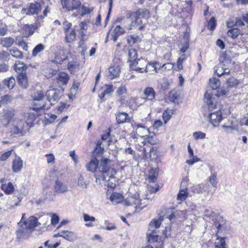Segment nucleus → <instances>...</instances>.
Masks as SVG:
<instances>
[{"label": "nucleus", "mask_w": 248, "mask_h": 248, "mask_svg": "<svg viewBox=\"0 0 248 248\" xmlns=\"http://www.w3.org/2000/svg\"><path fill=\"white\" fill-rule=\"evenodd\" d=\"M67 56H65L63 58H61L59 55H56L52 62L54 63L62 64L64 61L67 60Z\"/></svg>", "instance_id": "680f3d73"}, {"label": "nucleus", "mask_w": 248, "mask_h": 248, "mask_svg": "<svg viewBox=\"0 0 248 248\" xmlns=\"http://www.w3.org/2000/svg\"><path fill=\"white\" fill-rule=\"evenodd\" d=\"M44 92L41 89H37L32 93L31 97L33 100L40 101L44 98Z\"/></svg>", "instance_id": "f704fd0d"}, {"label": "nucleus", "mask_w": 248, "mask_h": 248, "mask_svg": "<svg viewBox=\"0 0 248 248\" xmlns=\"http://www.w3.org/2000/svg\"><path fill=\"white\" fill-rule=\"evenodd\" d=\"M11 96L9 95H5L1 97L0 100V107L5 106L11 101Z\"/></svg>", "instance_id": "5fc2aeb1"}, {"label": "nucleus", "mask_w": 248, "mask_h": 248, "mask_svg": "<svg viewBox=\"0 0 248 248\" xmlns=\"http://www.w3.org/2000/svg\"><path fill=\"white\" fill-rule=\"evenodd\" d=\"M1 189L6 194H11L15 191V187L11 182L3 183L1 186Z\"/></svg>", "instance_id": "b1692460"}, {"label": "nucleus", "mask_w": 248, "mask_h": 248, "mask_svg": "<svg viewBox=\"0 0 248 248\" xmlns=\"http://www.w3.org/2000/svg\"><path fill=\"white\" fill-rule=\"evenodd\" d=\"M125 32L123 27L120 25H117L111 34L112 39L114 42H116L118 37L124 34Z\"/></svg>", "instance_id": "6ab92c4d"}, {"label": "nucleus", "mask_w": 248, "mask_h": 248, "mask_svg": "<svg viewBox=\"0 0 248 248\" xmlns=\"http://www.w3.org/2000/svg\"><path fill=\"white\" fill-rule=\"evenodd\" d=\"M208 119L213 126L214 127H217L223 119L222 112L220 110L211 112L208 115Z\"/></svg>", "instance_id": "f8f14e48"}, {"label": "nucleus", "mask_w": 248, "mask_h": 248, "mask_svg": "<svg viewBox=\"0 0 248 248\" xmlns=\"http://www.w3.org/2000/svg\"><path fill=\"white\" fill-rule=\"evenodd\" d=\"M145 61L144 60H140V61L136 62L135 61L134 62L130 63V68L132 70L137 71L140 73H142L144 71V69L143 67H140V66H138V65H140L141 66L142 65L140 64L141 62Z\"/></svg>", "instance_id": "473e14b6"}, {"label": "nucleus", "mask_w": 248, "mask_h": 248, "mask_svg": "<svg viewBox=\"0 0 248 248\" xmlns=\"http://www.w3.org/2000/svg\"><path fill=\"white\" fill-rule=\"evenodd\" d=\"M172 115V112L171 109H167L164 111L163 113L162 118L165 124L171 118Z\"/></svg>", "instance_id": "09e8293b"}, {"label": "nucleus", "mask_w": 248, "mask_h": 248, "mask_svg": "<svg viewBox=\"0 0 248 248\" xmlns=\"http://www.w3.org/2000/svg\"><path fill=\"white\" fill-rule=\"evenodd\" d=\"M186 213V210L177 211L176 212L171 214L168 216V218L170 221H174L175 219L178 217H184Z\"/></svg>", "instance_id": "4c0bfd02"}, {"label": "nucleus", "mask_w": 248, "mask_h": 248, "mask_svg": "<svg viewBox=\"0 0 248 248\" xmlns=\"http://www.w3.org/2000/svg\"><path fill=\"white\" fill-rule=\"evenodd\" d=\"M124 199L123 195L119 193L114 192L110 196L109 199L114 204L121 202Z\"/></svg>", "instance_id": "bb28decb"}, {"label": "nucleus", "mask_w": 248, "mask_h": 248, "mask_svg": "<svg viewBox=\"0 0 248 248\" xmlns=\"http://www.w3.org/2000/svg\"><path fill=\"white\" fill-rule=\"evenodd\" d=\"M23 160L19 156L16 155L12 162V170L14 172L17 173L21 171L23 168Z\"/></svg>", "instance_id": "dca6fc26"}, {"label": "nucleus", "mask_w": 248, "mask_h": 248, "mask_svg": "<svg viewBox=\"0 0 248 248\" xmlns=\"http://www.w3.org/2000/svg\"><path fill=\"white\" fill-rule=\"evenodd\" d=\"M83 217L84 221L87 222L85 224V226L88 227H92L94 226L93 222L96 221V218L90 216L89 215L84 213L83 214Z\"/></svg>", "instance_id": "c85d7f7f"}, {"label": "nucleus", "mask_w": 248, "mask_h": 248, "mask_svg": "<svg viewBox=\"0 0 248 248\" xmlns=\"http://www.w3.org/2000/svg\"><path fill=\"white\" fill-rule=\"evenodd\" d=\"M134 128H136V133L133 135V139H138L139 138L141 139H144L148 142L151 143L149 140L150 132L148 128L140 124H135Z\"/></svg>", "instance_id": "423d86ee"}, {"label": "nucleus", "mask_w": 248, "mask_h": 248, "mask_svg": "<svg viewBox=\"0 0 248 248\" xmlns=\"http://www.w3.org/2000/svg\"><path fill=\"white\" fill-rule=\"evenodd\" d=\"M205 133L201 131L195 132L193 133V136L195 140L203 139L205 138Z\"/></svg>", "instance_id": "e2e57ef3"}, {"label": "nucleus", "mask_w": 248, "mask_h": 248, "mask_svg": "<svg viewBox=\"0 0 248 248\" xmlns=\"http://www.w3.org/2000/svg\"><path fill=\"white\" fill-rule=\"evenodd\" d=\"M65 39L67 42L70 43L75 39L76 33L75 30L72 29L71 30L68 31L67 32H65Z\"/></svg>", "instance_id": "58836bf2"}, {"label": "nucleus", "mask_w": 248, "mask_h": 248, "mask_svg": "<svg viewBox=\"0 0 248 248\" xmlns=\"http://www.w3.org/2000/svg\"><path fill=\"white\" fill-rule=\"evenodd\" d=\"M14 42L15 39L12 37H4L0 40V44L2 46L7 48L11 47Z\"/></svg>", "instance_id": "c756f323"}, {"label": "nucleus", "mask_w": 248, "mask_h": 248, "mask_svg": "<svg viewBox=\"0 0 248 248\" xmlns=\"http://www.w3.org/2000/svg\"><path fill=\"white\" fill-rule=\"evenodd\" d=\"M209 185L207 184H201L191 187L192 191L195 193H202L208 190Z\"/></svg>", "instance_id": "412c9836"}, {"label": "nucleus", "mask_w": 248, "mask_h": 248, "mask_svg": "<svg viewBox=\"0 0 248 248\" xmlns=\"http://www.w3.org/2000/svg\"><path fill=\"white\" fill-rule=\"evenodd\" d=\"M216 95H213L209 91H207L204 94V102L206 104L207 107L210 111H212L216 108Z\"/></svg>", "instance_id": "9d476101"}, {"label": "nucleus", "mask_w": 248, "mask_h": 248, "mask_svg": "<svg viewBox=\"0 0 248 248\" xmlns=\"http://www.w3.org/2000/svg\"><path fill=\"white\" fill-rule=\"evenodd\" d=\"M43 72L44 75L46 78H49L53 77L57 73L58 70L54 69L51 68L47 67L46 68L43 69Z\"/></svg>", "instance_id": "72a5a7b5"}, {"label": "nucleus", "mask_w": 248, "mask_h": 248, "mask_svg": "<svg viewBox=\"0 0 248 248\" xmlns=\"http://www.w3.org/2000/svg\"><path fill=\"white\" fill-rule=\"evenodd\" d=\"M41 11V4L38 2L31 3L28 10V14L30 15H37Z\"/></svg>", "instance_id": "5701e85b"}, {"label": "nucleus", "mask_w": 248, "mask_h": 248, "mask_svg": "<svg viewBox=\"0 0 248 248\" xmlns=\"http://www.w3.org/2000/svg\"><path fill=\"white\" fill-rule=\"evenodd\" d=\"M15 70L19 74L25 73L27 66L24 62H16L14 65Z\"/></svg>", "instance_id": "393cba45"}, {"label": "nucleus", "mask_w": 248, "mask_h": 248, "mask_svg": "<svg viewBox=\"0 0 248 248\" xmlns=\"http://www.w3.org/2000/svg\"><path fill=\"white\" fill-rule=\"evenodd\" d=\"M143 94L145 97L141 98V100H143V102H145L147 101H150L152 102L154 101L155 98V91L153 88H146L144 90Z\"/></svg>", "instance_id": "4468645a"}, {"label": "nucleus", "mask_w": 248, "mask_h": 248, "mask_svg": "<svg viewBox=\"0 0 248 248\" xmlns=\"http://www.w3.org/2000/svg\"><path fill=\"white\" fill-rule=\"evenodd\" d=\"M222 127L224 129V131L227 134L232 133L233 131H239L238 124H233L232 121L231 123V125H227L224 124L222 125Z\"/></svg>", "instance_id": "a878e982"}, {"label": "nucleus", "mask_w": 248, "mask_h": 248, "mask_svg": "<svg viewBox=\"0 0 248 248\" xmlns=\"http://www.w3.org/2000/svg\"><path fill=\"white\" fill-rule=\"evenodd\" d=\"M128 61L130 63L134 62L135 61H140V59H137L138 54L137 52L135 49L131 48L128 51Z\"/></svg>", "instance_id": "cd10ccee"}, {"label": "nucleus", "mask_w": 248, "mask_h": 248, "mask_svg": "<svg viewBox=\"0 0 248 248\" xmlns=\"http://www.w3.org/2000/svg\"><path fill=\"white\" fill-rule=\"evenodd\" d=\"M110 160L108 158H102L98 166L97 171L96 181H109L114 178L116 172L115 170L108 165Z\"/></svg>", "instance_id": "f03ea898"}, {"label": "nucleus", "mask_w": 248, "mask_h": 248, "mask_svg": "<svg viewBox=\"0 0 248 248\" xmlns=\"http://www.w3.org/2000/svg\"><path fill=\"white\" fill-rule=\"evenodd\" d=\"M240 33V31L238 29L232 28L228 30L227 34L229 36H230L232 38H236L238 37Z\"/></svg>", "instance_id": "a18cd8bd"}, {"label": "nucleus", "mask_w": 248, "mask_h": 248, "mask_svg": "<svg viewBox=\"0 0 248 248\" xmlns=\"http://www.w3.org/2000/svg\"><path fill=\"white\" fill-rule=\"evenodd\" d=\"M54 191L57 193H63L68 191V187L64 183L57 180L54 185Z\"/></svg>", "instance_id": "f3484780"}, {"label": "nucleus", "mask_w": 248, "mask_h": 248, "mask_svg": "<svg viewBox=\"0 0 248 248\" xmlns=\"http://www.w3.org/2000/svg\"><path fill=\"white\" fill-rule=\"evenodd\" d=\"M4 83L9 89H12L16 84L15 79L13 77H11L5 79L4 80Z\"/></svg>", "instance_id": "49530a36"}, {"label": "nucleus", "mask_w": 248, "mask_h": 248, "mask_svg": "<svg viewBox=\"0 0 248 248\" xmlns=\"http://www.w3.org/2000/svg\"><path fill=\"white\" fill-rule=\"evenodd\" d=\"M205 217H209V219H211L212 227H215L217 228V232L224 228L225 222L221 216L214 214L212 211L206 210L205 212Z\"/></svg>", "instance_id": "39448f33"}, {"label": "nucleus", "mask_w": 248, "mask_h": 248, "mask_svg": "<svg viewBox=\"0 0 248 248\" xmlns=\"http://www.w3.org/2000/svg\"><path fill=\"white\" fill-rule=\"evenodd\" d=\"M188 57V55L186 54H182L179 57L177 62V67L179 69V70H181L183 69L182 64L183 62L185 61H186V60Z\"/></svg>", "instance_id": "603ef678"}, {"label": "nucleus", "mask_w": 248, "mask_h": 248, "mask_svg": "<svg viewBox=\"0 0 248 248\" xmlns=\"http://www.w3.org/2000/svg\"><path fill=\"white\" fill-rule=\"evenodd\" d=\"M77 66V63L76 62H70L68 63L67 69L71 72V73H73L75 71V69Z\"/></svg>", "instance_id": "338daca9"}, {"label": "nucleus", "mask_w": 248, "mask_h": 248, "mask_svg": "<svg viewBox=\"0 0 248 248\" xmlns=\"http://www.w3.org/2000/svg\"><path fill=\"white\" fill-rule=\"evenodd\" d=\"M157 176V172L155 169H152L150 171V175L149 176V179L150 182H154L156 180Z\"/></svg>", "instance_id": "bf43d9fd"}, {"label": "nucleus", "mask_w": 248, "mask_h": 248, "mask_svg": "<svg viewBox=\"0 0 248 248\" xmlns=\"http://www.w3.org/2000/svg\"><path fill=\"white\" fill-rule=\"evenodd\" d=\"M217 173L216 172L211 173L210 176L208 177L209 182L214 187H216L217 185Z\"/></svg>", "instance_id": "4d7b16f0"}, {"label": "nucleus", "mask_w": 248, "mask_h": 248, "mask_svg": "<svg viewBox=\"0 0 248 248\" xmlns=\"http://www.w3.org/2000/svg\"><path fill=\"white\" fill-rule=\"evenodd\" d=\"M188 196L187 189L180 190L177 194V199L179 201H185Z\"/></svg>", "instance_id": "de8ad7c7"}, {"label": "nucleus", "mask_w": 248, "mask_h": 248, "mask_svg": "<svg viewBox=\"0 0 248 248\" xmlns=\"http://www.w3.org/2000/svg\"><path fill=\"white\" fill-rule=\"evenodd\" d=\"M62 7L68 11L78 10L81 5L79 0H61Z\"/></svg>", "instance_id": "9b49d317"}, {"label": "nucleus", "mask_w": 248, "mask_h": 248, "mask_svg": "<svg viewBox=\"0 0 248 248\" xmlns=\"http://www.w3.org/2000/svg\"><path fill=\"white\" fill-rule=\"evenodd\" d=\"M70 77L65 72H60L58 75L57 82L59 84L66 85L69 80Z\"/></svg>", "instance_id": "4be33fe9"}, {"label": "nucleus", "mask_w": 248, "mask_h": 248, "mask_svg": "<svg viewBox=\"0 0 248 248\" xmlns=\"http://www.w3.org/2000/svg\"><path fill=\"white\" fill-rule=\"evenodd\" d=\"M160 64L157 62H149L146 66L144 71L146 73L149 72H151L154 71L155 73H158V68L160 66Z\"/></svg>", "instance_id": "aec40b11"}, {"label": "nucleus", "mask_w": 248, "mask_h": 248, "mask_svg": "<svg viewBox=\"0 0 248 248\" xmlns=\"http://www.w3.org/2000/svg\"><path fill=\"white\" fill-rule=\"evenodd\" d=\"M49 108H50V106H46V104H43L42 105L34 104L32 106L33 110L37 111H39L41 110H47Z\"/></svg>", "instance_id": "3c124183"}, {"label": "nucleus", "mask_w": 248, "mask_h": 248, "mask_svg": "<svg viewBox=\"0 0 248 248\" xmlns=\"http://www.w3.org/2000/svg\"><path fill=\"white\" fill-rule=\"evenodd\" d=\"M121 68L118 65H111L108 68V78L110 79H114L119 76Z\"/></svg>", "instance_id": "2eb2a0df"}, {"label": "nucleus", "mask_w": 248, "mask_h": 248, "mask_svg": "<svg viewBox=\"0 0 248 248\" xmlns=\"http://www.w3.org/2000/svg\"><path fill=\"white\" fill-rule=\"evenodd\" d=\"M14 151L13 149L8 151L3 154H2L0 156V160L1 161H4L6 160L12 155V153Z\"/></svg>", "instance_id": "052dcab7"}, {"label": "nucleus", "mask_w": 248, "mask_h": 248, "mask_svg": "<svg viewBox=\"0 0 248 248\" xmlns=\"http://www.w3.org/2000/svg\"><path fill=\"white\" fill-rule=\"evenodd\" d=\"M61 233L63 234L62 238L68 241H73L76 239V235L72 231H62Z\"/></svg>", "instance_id": "2f4dec72"}, {"label": "nucleus", "mask_w": 248, "mask_h": 248, "mask_svg": "<svg viewBox=\"0 0 248 248\" xmlns=\"http://www.w3.org/2000/svg\"><path fill=\"white\" fill-rule=\"evenodd\" d=\"M61 91L57 89L52 88L47 91L46 95L47 100L50 103L49 106L58 102L61 97Z\"/></svg>", "instance_id": "0eeeda50"}, {"label": "nucleus", "mask_w": 248, "mask_h": 248, "mask_svg": "<svg viewBox=\"0 0 248 248\" xmlns=\"http://www.w3.org/2000/svg\"><path fill=\"white\" fill-rule=\"evenodd\" d=\"M220 61L221 62L214 68V73L219 77L229 74L230 71L229 66H227L226 64L230 63L231 60L227 58L226 57H223L220 59Z\"/></svg>", "instance_id": "20e7f679"}, {"label": "nucleus", "mask_w": 248, "mask_h": 248, "mask_svg": "<svg viewBox=\"0 0 248 248\" xmlns=\"http://www.w3.org/2000/svg\"><path fill=\"white\" fill-rule=\"evenodd\" d=\"M15 116V111L11 108L3 109V114L0 119V123L5 127H7Z\"/></svg>", "instance_id": "6e6552de"}, {"label": "nucleus", "mask_w": 248, "mask_h": 248, "mask_svg": "<svg viewBox=\"0 0 248 248\" xmlns=\"http://www.w3.org/2000/svg\"><path fill=\"white\" fill-rule=\"evenodd\" d=\"M147 238L149 242H156L158 239V236L156 234L155 230L154 231H148L147 233Z\"/></svg>", "instance_id": "37998d69"}, {"label": "nucleus", "mask_w": 248, "mask_h": 248, "mask_svg": "<svg viewBox=\"0 0 248 248\" xmlns=\"http://www.w3.org/2000/svg\"><path fill=\"white\" fill-rule=\"evenodd\" d=\"M98 160L96 158H94L86 165V169L88 170L93 172L94 173L95 177L96 178L97 171L98 166Z\"/></svg>", "instance_id": "a211bd4d"}, {"label": "nucleus", "mask_w": 248, "mask_h": 248, "mask_svg": "<svg viewBox=\"0 0 248 248\" xmlns=\"http://www.w3.org/2000/svg\"><path fill=\"white\" fill-rule=\"evenodd\" d=\"M17 79L19 85H20L23 88H27L28 87V79L26 73H22L19 74L17 77Z\"/></svg>", "instance_id": "7c9ffc66"}, {"label": "nucleus", "mask_w": 248, "mask_h": 248, "mask_svg": "<svg viewBox=\"0 0 248 248\" xmlns=\"http://www.w3.org/2000/svg\"><path fill=\"white\" fill-rule=\"evenodd\" d=\"M72 25V23L68 22L66 20L63 21L62 23V26L64 33L67 32L68 31H70V29L71 28Z\"/></svg>", "instance_id": "69168bd1"}, {"label": "nucleus", "mask_w": 248, "mask_h": 248, "mask_svg": "<svg viewBox=\"0 0 248 248\" xmlns=\"http://www.w3.org/2000/svg\"><path fill=\"white\" fill-rule=\"evenodd\" d=\"M45 46L42 44H39L36 45L32 50V56L34 57H36L40 53L44 50Z\"/></svg>", "instance_id": "79ce46f5"}, {"label": "nucleus", "mask_w": 248, "mask_h": 248, "mask_svg": "<svg viewBox=\"0 0 248 248\" xmlns=\"http://www.w3.org/2000/svg\"><path fill=\"white\" fill-rule=\"evenodd\" d=\"M238 84V80L234 78H229L226 81V84L230 88L235 87Z\"/></svg>", "instance_id": "6e6d98bb"}, {"label": "nucleus", "mask_w": 248, "mask_h": 248, "mask_svg": "<svg viewBox=\"0 0 248 248\" xmlns=\"http://www.w3.org/2000/svg\"><path fill=\"white\" fill-rule=\"evenodd\" d=\"M215 247L217 248H225V241L223 238L218 237L215 242Z\"/></svg>", "instance_id": "864d4df0"}, {"label": "nucleus", "mask_w": 248, "mask_h": 248, "mask_svg": "<svg viewBox=\"0 0 248 248\" xmlns=\"http://www.w3.org/2000/svg\"><path fill=\"white\" fill-rule=\"evenodd\" d=\"M104 151V148L102 147H95V148L93 152V155L95 158L99 157L103 154Z\"/></svg>", "instance_id": "13d9d810"}, {"label": "nucleus", "mask_w": 248, "mask_h": 248, "mask_svg": "<svg viewBox=\"0 0 248 248\" xmlns=\"http://www.w3.org/2000/svg\"><path fill=\"white\" fill-rule=\"evenodd\" d=\"M117 122L119 124L126 122L128 119V115L125 112H119L116 115Z\"/></svg>", "instance_id": "e433bc0d"}, {"label": "nucleus", "mask_w": 248, "mask_h": 248, "mask_svg": "<svg viewBox=\"0 0 248 248\" xmlns=\"http://www.w3.org/2000/svg\"><path fill=\"white\" fill-rule=\"evenodd\" d=\"M41 224L37 218L34 216H31L24 223L21 224L16 231V235L18 238H27L29 234L34 230V228Z\"/></svg>", "instance_id": "7ed1b4c3"}, {"label": "nucleus", "mask_w": 248, "mask_h": 248, "mask_svg": "<svg viewBox=\"0 0 248 248\" xmlns=\"http://www.w3.org/2000/svg\"><path fill=\"white\" fill-rule=\"evenodd\" d=\"M209 85L212 90H216L220 86V81L215 78H211L209 79Z\"/></svg>", "instance_id": "c03bdc74"}, {"label": "nucleus", "mask_w": 248, "mask_h": 248, "mask_svg": "<svg viewBox=\"0 0 248 248\" xmlns=\"http://www.w3.org/2000/svg\"><path fill=\"white\" fill-rule=\"evenodd\" d=\"M28 119L27 120V124H32L33 122H34L36 119V116L35 114L32 113H30L28 114Z\"/></svg>", "instance_id": "774afa93"}, {"label": "nucleus", "mask_w": 248, "mask_h": 248, "mask_svg": "<svg viewBox=\"0 0 248 248\" xmlns=\"http://www.w3.org/2000/svg\"><path fill=\"white\" fill-rule=\"evenodd\" d=\"M148 14L147 10L141 9L135 13L129 14L126 17H119L116 20V23H120L122 27L128 30L138 29L140 30L144 28L141 18L145 17Z\"/></svg>", "instance_id": "f257e3e1"}, {"label": "nucleus", "mask_w": 248, "mask_h": 248, "mask_svg": "<svg viewBox=\"0 0 248 248\" xmlns=\"http://www.w3.org/2000/svg\"><path fill=\"white\" fill-rule=\"evenodd\" d=\"M216 26V22L214 17H212L210 19L208 23V29L210 30H214Z\"/></svg>", "instance_id": "0e129e2a"}, {"label": "nucleus", "mask_w": 248, "mask_h": 248, "mask_svg": "<svg viewBox=\"0 0 248 248\" xmlns=\"http://www.w3.org/2000/svg\"><path fill=\"white\" fill-rule=\"evenodd\" d=\"M78 185L83 189L87 188L89 183L85 180L83 176L80 175L78 180Z\"/></svg>", "instance_id": "8fccbe9b"}, {"label": "nucleus", "mask_w": 248, "mask_h": 248, "mask_svg": "<svg viewBox=\"0 0 248 248\" xmlns=\"http://www.w3.org/2000/svg\"><path fill=\"white\" fill-rule=\"evenodd\" d=\"M10 54L13 57L16 59H22L23 57V53L16 47H13L9 50Z\"/></svg>", "instance_id": "a19ab883"}, {"label": "nucleus", "mask_w": 248, "mask_h": 248, "mask_svg": "<svg viewBox=\"0 0 248 248\" xmlns=\"http://www.w3.org/2000/svg\"><path fill=\"white\" fill-rule=\"evenodd\" d=\"M146 142L144 141H141L140 143H138L136 144V147L137 149L142 152L141 155L145 159H148L149 158H151V153L153 152L154 149L153 147H150L149 149V153L146 152V149L144 147L145 145Z\"/></svg>", "instance_id": "ddd939ff"}, {"label": "nucleus", "mask_w": 248, "mask_h": 248, "mask_svg": "<svg viewBox=\"0 0 248 248\" xmlns=\"http://www.w3.org/2000/svg\"><path fill=\"white\" fill-rule=\"evenodd\" d=\"M124 204L126 206H135L136 209H141L145 207L144 205H142L141 200L139 198V195H137L127 197L124 201Z\"/></svg>", "instance_id": "1a4fd4ad"}, {"label": "nucleus", "mask_w": 248, "mask_h": 248, "mask_svg": "<svg viewBox=\"0 0 248 248\" xmlns=\"http://www.w3.org/2000/svg\"><path fill=\"white\" fill-rule=\"evenodd\" d=\"M24 123L20 121L18 125H13L11 128V132L15 134H21L24 128Z\"/></svg>", "instance_id": "ea45409f"}, {"label": "nucleus", "mask_w": 248, "mask_h": 248, "mask_svg": "<svg viewBox=\"0 0 248 248\" xmlns=\"http://www.w3.org/2000/svg\"><path fill=\"white\" fill-rule=\"evenodd\" d=\"M162 220L159 218L158 219H153L149 225L148 229L149 231H154L156 229L159 228L160 226Z\"/></svg>", "instance_id": "c9c22d12"}]
</instances>
